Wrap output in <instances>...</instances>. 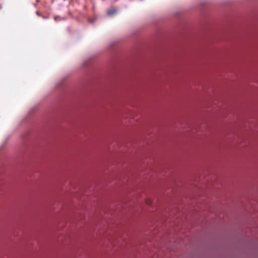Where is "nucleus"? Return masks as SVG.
I'll use <instances>...</instances> for the list:
<instances>
[{"label":"nucleus","instance_id":"obj_1","mask_svg":"<svg viewBox=\"0 0 258 258\" xmlns=\"http://www.w3.org/2000/svg\"><path fill=\"white\" fill-rule=\"evenodd\" d=\"M87 20L90 23H93L96 21V17H88Z\"/></svg>","mask_w":258,"mask_h":258},{"label":"nucleus","instance_id":"obj_3","mask_svg":"<svg viewBox=\"0 0 258 258\" xmlns=\"http://www.w3.org/2000/svg\"><path fill=\"white\" fill-rule=\"evenodd\" d=\"M184 14L183 12H179L177 13V15H182Z\"/></svg>","mask_w":258,"mask_h":258},{"label":"nucleus","instance_id":"obj_5","mask_svg":"<svg viewBox=\"0 0 258 258\" xmlns=\"http://www.w3.org/2000/svg\"><path fill=\"white\" fill-rule=\"evenodd\" d=\"M36 14L38 15H39V12L38 11L36 12Z\"/></svg>","mask_w":258,"mask_h":258},{"label":"nucleus","instance_id":"obj_4","mask_svg":"<svg viewBox=\"0 0 258 258\" xmlns=\"http://www.w3.org/2000/svg\"><path fill=\"white\" fill-rule=\"evenodd\" d=\"M59 18H60V17H54V20H55V21H58V19H59Z\"/></svg>","mask_w":258,"mask_h":258},{"label":"nucleus","instance_id":"obj_2","mask_svg":"<svg viewBox=\"0 0 258 258\" xmlns=\"http://www.w3.org/2000/svg\"><path fill=\"white\" fill-rule=\"evenodd\" d=\"M116 13V11L114 9L109 10L107 11V14L108 15H114Z\"/></svg>","mask_w":258,"mask_h":258}]
</instances>
